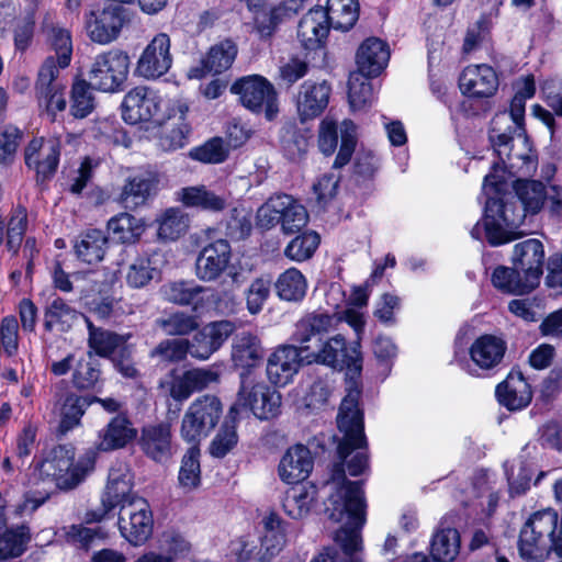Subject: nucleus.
<instances>
[{"label": "nucleus", "mask_w": 562, "mask_h": 562, "mask_svg": "<svg viewBox=\"0 0 562 562\" xmlns=\"http://www.w3.org/2000/svg\"><path fill=\"white\" fill-rule=\"evenodd\" d=\"M321 243L319 235L304 232L295 236L285 247L284 256L292 261L302 262L313 257Z\"/></svg>", "instance_id": "69168bd1"}, {"label": "nucleus", "mask_w": 562, "mask_h": 562, "mask_svg": "<svg viewBox=\"0 0 562 562\" xmlns=\"http://www.w3.org/2000/svg\"><path fill=\"white\" fill-rule=\"evenodd\" d=\"M274 289L281 301L296 303L305 297L307 281L299 269L292 267L279 274Z\"/></svg>", "instance_id": "864d4df0"}, {"label": "nucleus", "mask_w": 562, "mask_h": 562, "mask_svg": "<svg viewBox=\"0 0 562 562\" xmlns=\"http://www.w3.org/2000/svg\"><path fill=\"white\" fill-rule=\"evenodd\" d=\"M389 60L390 47L387 42L375 36L366 38L356 53L358 70L366 79L380 76Z\"/></svg>", "instance_id": "72a5a7b5"}, {"label": "nucleus", "mask_w": 562, "mask_h": 562, "mask_svg": "<svg viewBox=\"0 0 562 562\" xmlns=\"http://www.w3.org/2000/svg\"><path fill=\"white\" fill-rule=\"evenodd\" d=\"M238 45L234 38H221L207 48L201 56L199 64L189 68L188 77L201 80L209 75H223L233 67L238 56Z\"/></svg>", "instance_id": "6ab92c4d"}, {"label": "nucleus", "mask_w": 562, "mask_h": 562, "mask_svg": "<svg viewBox=\"0 0 562 562\" xmlns=\"http://www.w3.org/2000/svg\"><path fill=\"white\" fill-rule=\"evenodd\" d=\"M98 453L86 450L75 460L72 445H57L34 469L31 487L25 492V503L32 510L41 507L57 491L77 487L94 470Z\"/></svg>", "instance_id": "f257e3e1"}, {"label": "nucleus", "mask_w": 562, "mask_h": 562, "mask_svg": "<svg viewBox=\"0 0 562 562\" xmlns=\"http://www.w3.org/2000/svg\"><path fill=\"white\" fill-rule=\"evenodd\" d=\"M527 213L514 196H488L483 216L471 229V236L481 240L482 229L486 241L493 246L508 244L518 238L516 229L524 224Z\"/></svg>", "instance_id": "7ed1b4c3"}, {"label": "nucleus", "mask_w": 562, "mask_h": 562, "mask_svg": "<svg viewBox=\"0 0 562 562\" xmlns=\"http://www.w3.org/2000/svg\"><path fill=\"white\" fill-rule=\"evenodd\" d=\"M106 227L112 239L122 245L137 244L146 229L143 218H138L127 212H122L111 217Z\"/></svg>", "instance_id": "37998d69"}, {"label": "nucleus", "mask_w": 562, "mask_h": 562, "mask_svg": "<svg viewBox=\"0 0 562 562\" xmlns=\"http://www.w3.org/2000/svg\"><path fill=\"white\" fill-rule=\"evenodd\" d=\"M532 397V387L517 367L512 368L506 378L495 386L497 403L508 412H520L527 408Z\"/></svg>", "instance_id": "cd10ccee"}, {"label": "nucleus", "mask_w": 562, "mask_h": 562, "mask_svg": "<svg viewBox=\"0 0 562 562\" xmlns=\"http://www.w3.org/2000/svg\"><path fill=\"white\" fill-rule=\"evenodd\" d=\"M108 244L109 238L103 231L88 228L77 236L74 244V251L81 262L97 265L103 260Z\"/></svg>", "instance_id": "ea45409f"}, {"label": "nucleus", "mask_w": 562, "mask_h": 562, "mask_svg": "<svg viewBox=\"0 0 562 562\" xmlns=\"http://www.w3.org/2000/svg\"><path fill=\"white\" fill-rule=\"evenodd\" d=\"M160 276V270L153 263L151 255L144 251L128 266L126 283L132 289H143Z\"/></svg>", "instance_id": "4d7b16f0"}, {"label": "nucleus", "mask_w": 562, "mask_h": 562, "mask_svg": "<svg viewBox=\"0 0 562 562\" xmlns=\"http://www.w3.org/2000/svg\"><path fill=\"white\" fill-rule=\"evenodd\" d=\"M126 510L127 521L122 513L119 516L117 524L121 536L134 547L145 544L154 532V516L147 499H136V503Z\"/></svg>", "instance_id": "b1692460"}, {"label": "nucleus", "mask_w": 562, "mask_h": 562, "mask_svg": "<svg viewBox=\"0 0 562 562\" xmlns=\"http://www.w3.org/2000/svg\"><path fill=\"white\" fill-rule=\"evenodd\" d=\"M313 468L314 459L311 450L302 443H296L282 456L278 465V474L282 482L297 484L310 476Z\"/></svg>", "instance_id": "473e14b6"}, {"label": "nucleus", "mask_w": 562, "mask_h": 562, "mask_svg": "<svg viewBox=\"0 0 562 562\" xmlns=\"http://www.w3.org/2000/svg\"><path fill=\"white\" fill-rule=\"evenodd\" d=\"M164 101L157 91L147 86H136L128 90L121 103L123 121L130 125L140 123H164Z\"/></svg>", "instance_id": "ddd939ff"}, {"label": "nucleus", "mask_w": 562, "mask_h": 562, "mask_svg": "<svg viewBox=\"0 0 562 562\" xmlns=\"http://www.w3.org/2000/svg\"><path fill=\"white\" fill-rule=\"evenodd\" d=\"M261 547L273 557L277 555L286 543V521L274 512L270 510L262 519Z\"/></svg>", "instance_id": "603ef678"}, {"label": "nucleus", "mask_w": 562, "mask_h": 562, "mask_svg": "<svg viewBox=\"0 0 562 562\" xmlns=\"http://www.w3.org/2000/svg\"><path fill=\"white\" fill-rule=\"evenodd\" d=\"M315 362L345 371L346 394L342 400L361 401L363 356L359 339L348 342L341 334L333 335Z\"/></svg>", "instance_id": "20e7f679"}, {"label": "nucleus", "mask_w": 562, "mask_h": 562, "mask_svg": "<svg viewBox=\"0 0 562 562\" xmlns=\"http://www.w3.org/2000/svg\"><path fill=\"white\" fill-rule=\"evenodd\" d=\"M524 527H521L517 547L521 559L527 561H542L553 551V538L540 539L538 535H529L522 541Z\"/></svg>", "instance_id": "0e129e2a"}, {"label": "nucleus", "mask_w": 562, "mask_h": 562, "mask_svg": "<svg viewBox=\"0 0 562 562\" xmlns=\"http://www.w3.org/2000/svg\"><path fill=\"white\" fill-rule=\"evenodd\" d=\"M293 485L285 492L282 508L292 519H301L311 513L317 498L318 488L312 482Z\"/></svg>", "instance_id": "58836bf2"}, {"label": "nucleus", "mask_w": 562, "mask_h": 562, "mask_svg": "<svg viewBox=\"0 0 562 562\" xmlns=\"http://www.w3.org/2000/svg\"><path fill=\"white\" fill-rule=\"evenodd\" d=\"M357 144V126L352 120L345 119L341 122L340 146L333 162L334 169H341L350 162L356 151Z\"/></svg>", "instance_id": "774afa93"}, {"label": "nucleus", "mask_w": 562, "mask_h": 562, "mask_svg": "<svg viewBox=\"0 0 562 562\" xmlns=\"http://www.w3.org/2000/svg\"><path fill=\"white\" fill-rule=\"evenodd\" d=\"M507 350L508 344L504 333H484L469 347V357L477 369L490 372L504 362Z\"/></svg>", "instance_id": "393cba45"}, {"label": "nucleus", "mask_w": 562, "mask_h": 562, "mask_svg": "<svg viewBox=\"0 0 562 562\" xmlns=\"http://www.w3.org/2000/svg\"><path fill=\"white\" fill-rule=\"evenodd\" d=\"M200 448L190 447L183 454L179 469L178 481L182 487L196 488L201 484Z\"/></svg>", "instance_id": "338daca9"}, {"label": "nucleus", "mask_w": 562, "mask_h": 562, "mask_svg": "<svg viewBox=\"0 0 562 562\" xmlns=\"http://www.w3.org/2000/svg\"><path fill=\"white\" fill-rule=\"evenodd\" d=\"M189 158L207 165H218L224 162L229 150L225 146L224 139L220 136L211 137L199 146L192 147L188 153Z\"/></svg>", "instance_id": "e2e57ef3"}, {"label": "nucleus", "mask_w": 562, "mask_h": 562, "mask_svg": "<svg viewBox=\"0 0 562 562\" xmlns=\"http://www.w3.org/2000/svg\"><path fill=\"white\" fill-rule=\"evenodd\" d=\"M347 517V522L335 535V541L347 558L356 557L362 550L360 530L367 521V506H363L362 518H353L349 512L341 515V520Z\"/></svg>", "instance_id": "09e8293b"}, {"label": "nucleus", "mask_w": 562, "mask_h": 562, "mask_svg": "<svg viewBox=\"0 0 562 562\" xmlns=\"http://www.w3.org/2000/svg\"><path fill=\"white\" fill-rule=\"evenodd\" d=\"M544 263L546 251L541 240L529 238L519 241L513 249L512 267L497 266L491 282L503 294L528 295L540 285Z\"/></svg>", "instance_id": "f03ea898"}, {"label": "nucleus", "mask_w": 562, "mask_h": 562, "mask_svg": "<svg viewBox=\"0 0 562 562\" xmlns=\"http://www.w3.org/2000/svg\"><path fill=\"white\" fill-rule=\"evenodd\" d=\"M330 27L323 7L316 5L300 20L297 38L305 50H316L325 46Z\"/></svg>", "instance_id": "f704fd0d"}, {"label": "nucleus", "mask_w": 562, "mask_h": 562, "mask_svg": "<svg viewBox=\"0 0 562 562\" xmlns=\"http://www.w3.org/2000/svg\"><path fill=\"white\" fill-rule=\"evenodd\" d=\"M252 13L254 29L261 40L271 38L279 26L294 19L303 9V0H283L277 5L265 9L267 0H238Z\"/></svg>", "instance_id": "4468645a"}, {"label": "nucleus", "mask_w": 562, "mask_h": 562, "mask_svg": "<svg viewBox=\"0 0 562 562\" xmlns=\"http://www.w3.org/2000/svg\"><path fill=\"white\" fill-rule=\"evenodd\" d=\"M333 87L327 80H304L295 98V108L302 124L313 121L324 114L328 108Z\"/></svg>", "instance_id": "5701e85b"}, {"label": "nucleus", "mask_w": 562, "mask_h": 562, "mask_svg": "<svg viewBox=\"0 0 562 562\" xmlns=\"http://www.w3.org/2000/svg\"><path fill=\"white\" fill-rule=\"evenodd\" d=\"M131 58L127 52L113 47L98 54L88 71V80L97 91L117 93L125 89Z\"/></svg>", "instance_id": "6e6552de"}, {"label": "nucleus", "mask_w": 562, "mask_h": 562, "mask_svg": "<svg viewBox=\"0 0 562 562\" xmlns=\"http://www.w3.org/2000/svg\"><path fill=\"white\" fill-rule=\"evenodd\" d=\"M223 415V405L216 395L205 394L196 397L186 411L180 427L182 439L199 445L217 426Z\"/></svg>", "instance_id": "1a4fd4ad"}, {"label": "nucleus", "mask_w": 562, "mask_h": 562, "mask_svg": "<svg viewBox=\"0 0 562 562\" xmlns=\"http://www.w3.org/2000/svg\"><path fill=\"white\" fill-rule=\"evenodd\" d=\"M280 215L281 228L285 234L301 232L308 222L306 209L290 194H286V200L281 203Z\"/></svg>", "instance_id": "680f3d73"}, {"label": "nucleus", "mask_w": 562, "mask_h": 562, "mask_svg": "<svg viewBox=\"0 0 562 562\" xmlns=\"http://www.w3.org/2000/svg\"><path fill=\"white\" fill-rule=\"evenodd\" d=\"M210 291V288L201 285L192 279L169 281L161 286L162 296L167 302L190 307L192 313L205 311Z\"/></svg>", "instance_id": "2f4dec72"}, {"label": "nucleus", "mask_w": 562, "mask_h": 562, "mask_svg": "<svg viewBox=\"0 0 562 562\" xmlns=\"http://www.w3.org/2000/svg\"><path fill=\"white\" fill-rule=\"evenodd\" d=\"M58 67L55 58L47 56L42 63L35 81V92L38 104L44 105L46 114L52 122L56 121L58 112L67 108L65 87L56 83L58 78Z\"/></svg>", "instance_id": "f3484780"}, {"label": "nucleus", "mask_w": 562, "mask_h": 562, "mask_svg": "<svg viewBox=\"0 0 562 562\" xmlns=\"http://www.w3.org/2000/svg\"><path fill=\"white\" fill-rule=\"evenodd\" d=\"M86 325L88 330V348L87 352H92V356L111 359L119 348L126 342V338L116 331L95 326L94 323L86 317Z\"/></svg>", "instance_id": "a19ab883"}, {"label": "nucleus", "mask_w": 562, "mask_h": 562, "mask_svg": "<svg viewBox=\"0 0 562 562\" xmlns=\"http://www.w3.org/2000/svg\"><path fill=\"white\" fill-rule=\"evenodd\" d=\"M515 127H509L508 132L499 133L495 137L493 135H490V138L492 140L494 148V154L497 157V160H495L491 167V171L484 177L483 179V188H490L493 190L496 194H502L505 192L506 188V179H505V172L507 169L505 159L503 158V150L501 147H504L505 149H508L506 153L507 159L512 160V149H513V142H514V132Z\"/></svg>", "instance_id": "e433bc0d"}, {"label": "nucleus", "mask_w": 562, "mask_h": 562, "mask_svg": "<svg viewBox=\"0 0 562 562\" xmlns=\"http://www.w3.org/2000/svg\"><path fill=\"white\" fill-rule=\"evenodd\" d=\"M47 44L55 52L56 66L59 69L67 68L72 57V38L69 30L58 25H52L47 31Z\"/></svg>", "instance_id": "bf43d9fd"}, {"label": "nucleus", "mask_w": 562, "mask_h": 562, "mask_svg": "<svg viewBox=\"0 0 562 562\" xmlns=\"http://www.w3.org/2000/svg\"><path fill=\"white\" fill-rule=\"evenodd\" d=\"M336 422L338 430L344 434V438L337 445L336 453L338 460L346 461L355 450L368 447L361 401L341 400Z\"/></svg>", "instance_id": "9b49d317"}, {"label": "nucleus", "mask_w": 562, "mask_h": 562, "mask_svg": "<svg viewBox=\"0 0 562 562\" xmlns=\"http://www.w3.org/2000/svg\"><path fill=\"white\" fill-rule=\"evenodd\" d=\"M240 400L248 405L249 412L260 420H270L281 414L282 396L280 392L265 382L248 380L239 385Z\"/></svg>", "instance_id": "4be33fe9"}, {"label": "nucleus", "mask_w": 562, "mask_h": 562, "mask_svg": "<svg viewBox=\"0 0 562 562\" xmlns=\"http://www.w3.org/2000/svg\"><path fill=\"white\" fill-rule=\"evenodd\" d=\"M220 374L205 368L179 369L172 368L167 373V380L160 382V387L179 404L188 401L194 393L201 392L212 383L217 382Z\"/></svg>", "instance_id": "2eb2a0df"}, {"label": "nucleus", "mask_w": 562, "mask_h": 562, "mask_svg": "<svg viewBox=\"0 0 562 562\" xmlns=\"http://www.w3.org/2000/svg\"><path fill=\"white\" fill-rule=\"evenodd\" d=\"M560 517L555 510L548 509L542 512H536L530 515L527 521L522 525L524 536L522 540L527 537V533L538 535L540 539L554 538L559 527Z\"/></svg>", "instance_id": "052dcab7"}, {"label": "nucleus", "mask_w": 562, "mask_h": 562, "mask_svg": "<svg viewBox=\"0 0 562 562\" xmlns=\"http://www.w3.org/2000/svg\"><path fill=\"white\" fill-rule=\"evenodd\" d=\"M302 364L303 352L296 345H280L267 359V378L272 385L283 387L292 382Z\"/></svg>", "instance_id": "a878e982"}, {"label": "nucleus", "mask_w": 562, "mask_h": 562, "mask_svg": "<svg viewBox=\"0 0 562 562\" xmlns=\"http://www.w3.org/2000/svg\"><path fill=\"white\" fill-rule=\"evenodd\" d=\"M232 94L255 115H263L267 122H274L280 114L279 93L273 83L261 75L237 78L231 86Z\"/></svg>", "instance_id": "423d86ee"}, {"label": "nucleus", "mask_w": 562, "mask_h": 562, "mask_svg": "<svg viewBox=\"0 0 562 562\" xmlns=\"http://www.w3.org/2000/svg\"><path fill=\"white\" fill-rule=\"evenodd\" d=\"M189 106L178 103L167 109L164 123L158 124L162 131L158 137V145L165 151H175L188 144L191 125L187 120Z\"/></svg>", "instance_id": "c756f323"}, {"label": "nucleus", "mask_w": 562, "mask_h": 562, "mask_svg": "<svg viewBox=\"0 0 562 562\" xmlns=\"http://www.w3.org/2000/svg\"><path fill=\"white\" fill-rule=\"evenodd\" d=\"M31 540L30 527L26 524L7 528L0 535V561L21 557Z\"/></svg>", "instance_id": "5fc2aeb1"}, {"label": "nucleus", "mask_w": 562, "mask_h": 562, "mask_svg": "<svg viewBox=\"0 0 562 562\" xmlns=\"http://www.w3.org/2000/svg\"><path fill=\"white\" fill-rule=\"evenodd\" d=\"M458 86L467 98H492L498 90L499 80L496 70L487 65L467 66L459 76Z\"/></svg>", "instance_id": "7c9ffc66"}, {"label": "nucleus", "mask_w": 562, "mask_h": 562, "mask_svg": "<svg viewBox=\"0 0 562 562\" xmlns=\"http://www.w3.org/2000/svg\"><path fill=\"white\" fill-rule=\"evenodd\" d=\"M460 533L456 528L436 532L430 541V555L435 562H452L459 553Z\"/></svg>", "instance_id": "6e6d98bb"}, {"label": "nucleus", "mask_w": 562, "mask_h": 562, "mask_svg": "<svg viewBox=\"0 0 562 562\" xmlns=\"http://www.w3.org/2000/svg\"><path fill=\"white\" fill-rule=\"evenodd\" d=\"M513 189L522 210L530 215L538 214L548 198L547 188L540 180L516 179Z\"/></svg>", "instance_id": "a18cd8bd"}, {"label": "nucleus", "mask_w": 562, "mask_h": 562, "mask_svg": "<svg viewBox=\"0 0 562 562\" xmlns=\"http://www.w3.org/2000/svg\"><path fill=\"white\" fill-rule=\"evenodd\" d=\"M179 201L187 209L220 213L227 206L226 199L209 190L205 186H190L179 192Z\"/></svg>", "instance_id": "79ce46f5"}, {"label": "nucleus", "mask_w": 562, "mask_h": 562, "mask_svg": "<svg viewBox=\"0 0 562 562\" xmlns=\"http://www.w3.org/2000/svg\"><path fill=\"white\" fill-rule=\"evenodd\" d=\"M323 12L334 30L347 32L357 23L360 5L358 0H327Z\"/></svg>", "instance_id": "8fccbe9b"}, {"label": "nucleus", "mask_w": 562, "mask_h": 562, "mask_svg": "<svg viewBox=\"0 0 562 562\" xmlns=\"http://www.w3.org/2000/svg\"><path fill=\"white\" fill-rule=\"evenodd\" d=\"M61 155V142L57 137H33L24 148V164L35 172L36 186L42 189L57 173Z\"/></svg>", "instance_id": "f8f14e48"}, {"label": "nucleus", "mask_w": 562, "mask_h": 562, "mask_svg": "<svg viewBox=\"0 0 562 562\" xmlns=\"http://www.w3.org/2000/svg\"><path fill=\"white\" fill-rule=\"evenodd\" d=\"M231 361L239 374L240 383L245 384L251 380V375L265 362V348L259 336L249 330L235 334L232 340Z\"/></svg>", "instance_id": "dca6fc26"}, {"label": "nucleus", "mask_w": 562, "mask_h": 562, "mask_svg": "<svg viewBox=\"0 0 562 562\" xmlns=\"http://www.w3.org/2000/svg\"><path fill=\"white\" fill-rule=\"evenodd\" d=\"M142 497L133 492L131 480L120 475L115 479L110 477L101 496V503L108 504V509L120 507L121 513L136 503Z\"/></svg>", "instance_id": "3c124183"}, {"label": "nucleus", "mask_w": 562, "mask_h": 562, "mask_svg": "<svg viewBox=\"0 0 562 562\" xmlns=\"http://www.w3.org/2000/svg\"><path fill=\"white\" fill-rule=\"evenodd\" d=\"M236 325L228 319L214 321L198 328L189 340L190 355L199 360H206L222 348L234 334Z\"/></svg>", "instance_id": "bb28decb"}, {"label": "nucleus", "mask_w": 562, "mask_h": 562, "mask_svg": "<svg viewBox=\"0 0 562 562\" xmlns=\"http://www.w3.org/2000/svg\"><path fill=\"white\" fill-rule=\"evenodd\" d=\"M137 438V429L126 413H119L99 431L94 451L109 452L125 448Z\"/></svg>", "instance_id": "c9c22d12"}, {"label": "nucleus", "mask_w": 562, "mask_h": 562, "mask_svg": "<svg viewBox=\"0 0 562 562\" xmlns=\"http://www.w3.org/2000/svg\"><path fill=\"white\" fill-rule=\"evenodd\" d=\"M94 87L90 80L76 76L69 92V113L75 119H86L95 109Z\"/></svg>", "instance_id": "de8ad7c7"}, {"label": "nucleus", "mask_w": 562, "mask_h": 562, "mask_svg": "<svg viewBox=\"0 0 562 562\" xmlns=\"http://www.w3.org/2000/svg\"><path fill=\"white\" fill-rule=\"evenodd\" d=\"M93 404V398L90 394L78 393L69 391L64 395L60 412V422L58 431L66 435L81 424V418L90 405Z\"/></svg>", "instance_id": "c03bdc74"}, {"label": "nucleus", "mask_w": 562, "mask_h": 562, "mask_svg": "<svg viewBox=\"0 0 562 562\" xmlns=\"http://www.w3.org/2000/svg\"><path fill=\"white\" fill-rule=\"evenodd\" d=\"M71 385L78 393H101L104 386L101 363L92 352L82 355L74 366Z\"/></svg>", "instance_id": "4c0bfd02"}, {"label": "nucleus", "mask_w": 562, "mask_h": 562, "mask_svg": "<svg viewBox=\"0 0 562 562\" xmlns=\"http://www.w3.org/2000/svg\"><path fill=\"white\" fill-rule=\"evenodd\" d=\"M130 21L131 12L124 5L103 2L85 14V30L91 42L108 45L119 38Z\"/></svg>", "instance_id": "9d476101"}, {"label": "nucleus", "mask_w": 562, "mask_h": 562, "mask_svg": "<svg viewBox=\"0 0 562 562\" xmlns=\"http://www.w3.org/2000/svg\"><path fill=\"white\" fill-rule=\"evenodd\" d=\"M199 313L184 311L165 312L155 321L156 327L166 336L186 337L193 334L200 327Z\"/></svg>", "instance_id": "49530a36"}, {"label": "nucleus", "mask_w": 562, "mask_h": 562, "mask_svg": "<svg viewBox=\"0 0 562 562\" xmlns=\"http://www.w3.org/2000/svg\"><path fill=\"white\" fill-rule=\"evenodd\" d=\"M159 184L160 176L156 170L139 169L124 180L116 201L125 210L135 211L158 195Z\"/></svg>", "instance_id": "a211bd4d"}, {"label": "nucleus", "mask_w": 562, "mask_h": 562, "mask_svg": "<svg viewBox=\"0 0 562 562\" xmlns=\"http://www.w3.org/2000/svg\"><path fill=\"white\" fill-rule=\"evenodd\" d=\"M190 353L188 338H166L159 341L149 352L151 359L158 364H175L187 360Z\"/></svg>", "instance_id": "13d9d810"}, {"label": "nucleus", "mask_w": 562, "mask_h": 562, "mask_svg": "<svg viewBox=\"0 0 562 562\" xmlns=\"http://www.w3.org/2000/svg\"><path fill=\"white\" fill-rule=\"evenodd\" d=\"M340 322L336 313L321 310L306 313L296 322L291 340L315 361Z\"/></svg>", "instance_id": "0eeeda50"}, {"label": "nucleus", "mask_w": 562, "mask_h": 562, "mask_svg": "<svg viewBox=\"0 0 562 562\" xmlns=\"http://www.w3.org/2000/svg\"><path fill=\"white\" fill-rule=\"evenodd\" d=\"M346 469V461L342 460L334 462L330 468L329 481L335 484V490L328 496L329 505L325 512L328 519L334 522H340L345 512H349L353 518H362L363 506H367L364 481L349 480Z\"/></svg>", "instance_id": "39448f33"}, {"label": "nucleus", "mask_w": 562, "mask_h": 562, "mask_svg": "<svg viewBox=\"0 0 562 562\" xmlns=\"http://www.w3.org/2000/svg\"><path fill=\"white\" fill-rule=\"evenodd\" d=\"M170 37L158 33L142 52L134 75L147 80H155L166 75L172 65Z\"/></svg>", "instance_id": "aec40b11"}, {"label": "nucleus", "mask_w": 562, "mask_h": 562, "mask_svg": "<svg viewBox=\"0 0 562 562\" xmlns=\"http://www.w3.org/2000/svg\"><path fill=\"white\" fill-rule=\"evenodd\" d=\"M138 447L156 463H167L172 457V430L169 422L146 424L140 428Z\"/></svg>", "instance_id": "c85d7f7f"}, {"label": "nucleus", "mask_w": 562, "mask_h": 562, "mask_svg": "<svg viewBox=\"0 0 562 562\" xmlns=\"http://www.w3.org/2000/svg\"><path fill=\"white\" fill-rule=\"evenodd\" d=\"M232 260V247L226 238L206 243L198 254L194 270L202 282H215L227 270Z\"/></svg>", "instance_id": "412c9836"}]
</instances>
